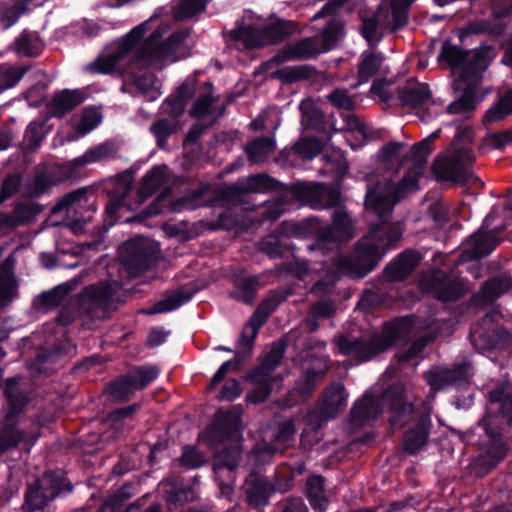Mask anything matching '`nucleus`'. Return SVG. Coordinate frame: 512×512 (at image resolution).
Instances as JSON below:
<instances>
[{"mask_svg": "<svg viewBox=\"0 0 512 512\" xmlns=\"http://www.w3.org/2000/svg\"><path fill=\"white\" fill-rule=\"evenodd\" d=\"M434 337L435 336L425 337V339H420L419 341L415 342L406 354L400 355L398 357L399 365L401 367H404L406 364H410L413 367L417 366L419 363L418 356L420 352L424 348L425 344L432 340Z\"/></svg>", "mask_w": 512, "mask_h": 512, "instance_id": "nucleus-49", "label": "nucleus"}, {"mask_svg": "<svg viewBox=\"0 0 512 512\" xmlns=\"http://www.w3.org/2000/svg\"><path fill=\"white\" fill-rule=\"evenodd\" d=\"M384 407L392 412L390 423L393 427H401L411 419H419L417 426L407 432L404 447L410 453L422 448L429 433V410L427 409L421 414L414 410L412 405L407 403L404 387L400 383L386 390L378 400L374 399L370 393H366L363 399L354 404L351 410V420L355 426H360L366 420L376 418L383 412Z\"/></svg>", "mask_w": 512, "mask_h": 512, "instance_id": "nucleus-3", "label": "nucleus"}, {"mask_svg": "<svg viewBox=\"0 0 512 512\" xmlns=\"http://www.w3.org/2000/svg\"><path fill=\"white\" fill-rule=\"evenodd\" d=\"M194 86L192 83H184L179 91L178 95L172 99H168L162 106L164 112L171 114L172 116L180 115L185 109V102L191 96V92Z\"/></svg>", "mask_w": 512, "mask_h": 512, "instance_id": "nucleus-37", "label": "nucleus"}, {"mask_svg": "<svg viewBox=\"0 0 512 512\" xmlns=\"http://www.w3.org/2000/svg\"><path fill=\"white\" fill-rule=\"evenodd\" d=\"M29 70V66H16L8 63L0 65V92L14 87Z\"/></svg>", "mask_w": 512, "mask_h": 512, "instance_id": "nucleus-34", "label": "nucleus"}, {"mask_svg": "<svg viewBox=\"0 0 512 512\" xmlns=\"http://www.w3.org/2000/svg\"><path fill=\"white\" fill-rule=\"evenodd\" d=\"M345 139L352 149L360 147L365 139L364 124L353 115H349L347 118Z\"/></svg>", "mask_w": 512, "mask_h": 512, "instance_id": "nucleus-40", "label": "nucleus"}, {"mask_svg": "<svg viewBox=\"0 0 512 512\" xmlns=\"http://www.w3.org/2000/svg\"><path fill=\"white\" fill-rule=\"evenodd\" d=\"M293 194L304 204L316 209L332 207L339 202L338 191L320 183H298L293 188Z\"/></svg>", "mask_w": 512, "mask_h": 512, "instance_id": "nucleus-14", "label": "nucleus"}, {"mask_svg": "<svg viewBox=\"0 0 512 512\" xmlns=\"http://www.w3.org/2000/svg\"><path fill=\"white\" fill-rule=\"evenodd\" d=\"M273 187V179L267 175H255L240 181L237 189L242 192L263 193Z\"/></svg>", "mask_w": 512, "mask_h": 512, "instance_id": "nucleus-39", "label": "nucleus"}, {"mask_svg": "<svg viewBox=\"0 0 512 512\" xmlns=\"http://www.w3.org/2000/svg\"><path fill=\"white\" fill-rule=\"evenodd\" d=\"M212 97L204 95L199 97L191 110V115L196 118L202 126L212 124L221 114L222 110L212 106Z\"/></svg>", "mask_w": 512, "mask_h": 512, "instance_id": "nucleus-26", "label": "nucleus"}, {"mask_svg": "<svg viewBox=\"0 0 512 512\" xmlns=\"http://www.w3.org/2000/svg\"><path fill=\"white\" fill-rule=\"evenodd\" d=\"M102 121V113L96 107H87L83 110L81 117L74 124L76 131L75 137L77 139L83 137L92 130H94Z\"/></svg>", "mask_w": 512, "mask_h": 512, "instance_id": "nucleus-30", "label": "nucleus"}, {"mask_svg": "<svg viewBox=\"0 0 512 512\" xmlns=\"http://www.w3.org/2000/svg\"><path fill=\"white\" fill-rule=\"evenodd\" d=\"M295 152L304 159L315 157L322 149V144L315 138H302L295 147Z\"/></svg>", "mask_w": 512, "mask_h": 512, "instance_id": "nucleus-47", "label": "nucleus"}, {"mask_svg": "<svg viewBox=\"0 0 512 512\" xmlns=\"http://www.w3.org/2000/svg\"><path fill=\"white\" fill-rule=\"evenodd\" d=\"M46 134L45 120L38 119L32 121L26 128L22 142L23 150L34 152L41 144Z\"/></svg>", "mask_w": 512, "mask_h": 512, "instance_id": "nucleus-31", "label": "nucleus"}, {"mask_svg": "<svg viewBox=\"0 0 512 512\" xmlns=\"http://www.w3.org/2000/svg\"><path fill=\"white\" fill-rule=\"evenodd\" d=\"M88 97L87 89L66 90V110L81 104Z\"/></svg>", "mask_w": 512, "mask_h": 512, "instance_id": "nucleus-57", "label": "nucleus"}, {"mask_svg": "<svg viewBox=\"0 0 512 512\" xmlns=\"http://www.w3.org/2000/svg\"><path fill=\"white\" fill-rule=\"evenodd\" d=\"M24 438L25 433L18 428L16 418L11 414H7L1 422L0 455L17 448Z\"/></svg>", "mask_w": 512, "mask_h": 512, "instance_id": "nucleus-21", "label": "nucleus"}, {"mask_svg": "<svg viewBox=\"0 0 512 512\" xmlns=\"http://www.w3.org/2000/svg\"><path fill=\"white\" fill-rule=\"evenodd\" d=\"M63 481L54 472L44 473L41 478L29 484L25 493V505L29 511L43 509L61 491Z\"/></svg>", "mask_w": 512, "mask_h": 512, "instance_id": "nucleus-11", "label": "nucleus"}, {"mask_svg": "<svg viewBox=\"0 0 512 512\" xmlns=\"http://www.w3.org/2000/svg\"><path fill=\"white\" fill-rule=\"evenodd\" d=\"M414 0L383 1L375 15L363 20L362 34L369 44L380 40L379 28L395 30L406 21V10Z\"/></svg>", "mask_w": 512, "mask_h": 512, "instance_id": "nucleus-7", "label": "nucleus"}, {"mask_svg": "<svg viewBox=\"0 0 512 512\" xmlns=\"http://www.w3.org/2000/svg\"><path fill=\"white\" fill-rule=\"evenodd\" d=\"M272 30H279L276 36H270V31H266L254 25L244 24L237 26L228 34V40L234 42L238 49L240 48H255L265 45L267 42H276L284 36L285 32L282 31V23H277V26Z\"/></svg>", "mask_w": 512, "mask_h": 512, "instance_id": "nucleus-15", "label": "nucleus"}, {"mask_svg": "<svg viewBox=\"0 0 512 512\" xmlns=\"http://www.w3.org/2000/svg\"><path fill=\"white\" fill-rule=\"evenodd\" d=\"M32 0H11L0 10V20L4 28H9L27 12Z\"/></svg>", "mask_w": 512, "mask_h": 512, "instance_id": "nucleus-32", "label": "nucleus"}, {"mask_svg": "<svg viewBox=\"0 0 512 512\" xmlns=\"http://www.w3.org/2000/svg\"><path fill=\"white\" fill-rule=\"evenodd\" d=\"M131 84L147 101H154L161 95L160 82L151 73L146 72L140 76L133 74Z\"/></svg>", "mask_w": 512, "mask_h": 512, "instance_id": "nucleus-27", "label": "nucleus"}, {"mask_svg": "<svg viewBox=\"0 0 512 512\" xmlns=\"http://www.w3.org/2000/svg\"><path fill=\"white\" fill-rule=\"evenodd\" d=\"M419 328L414 317H406L397 321L391 329H386L383 334L374 336L370 342L350 341L346 337H340L337 346L340 353L366 361L394 344L397 336L415 333Z\"/></svg>", "mask_w": 512, "mask_h": 512, "instance_id": "nucleus-6", "label": "nucleus"}, {"mask_svg": "<svg viewBox=\"0 0 512 512\" xmlns=\"http://www.w3.org/2000/svg\"><path fill=\"white\" fill-rule=\"evenodd\" d=\"M207 5V0H179L174 17L177 20L191 18L202 12Z\"/></svg>", "mask_w": 512, "mask_h": 512, "instance_id": "nucleus-41", "label": "nucleus"}, {"mask_svg": "<svg viewBox=\"0 0 512 512\" xmlns=\"http://www.w3.org/2000/svg\"><path fill=\"white\" fill-rule=\"evenodd\" d=\"M437 136L438 133L434 132L413 147L391 142L381 148L378 153L381 172L368 175L366 179L365 206L367 215L371 217L370 232L357 242L352 257L335 253L339 242L348 241L353 236L349 216L342 210L335 212L332 224L319 232L316 244L309 248L323 255L327 252L332 254L325 278L317 281L311 289L314 294L327 293L342 275L365 277L401 239V226L387 223L385 219L399 200L418 190L432 151L431 142Z\"/></svg>", "mask_w": 512, "mask_h": 512, "instance_id": "nucleus-1", "label": "nucleus"}, {"mask_svg": "<svg viewBox=\"0 0 512 512\" xmlns=\"http://www.w3.org/2000/svg\"><path fill=\"white\" fill-rule=\"evenodd\" d=\"M4 394L10 406V411L7 414H11L15 417V414L20 412L28 401L26 395L17 387L16 378L6 380Z\"/></svg>", "mask_w": 512, "mask_h": 512, "instance_id": "nucleus-35", "label": "nucleus"}, {"mask_svg": "<svg viewBox=\"0 0 512 512\" xmlns=\"http://www.w3.org/2000/svg\"><path fill=\"white\" fill-rule=\"evenodd\" d=\"M275 304L267 300L261 304L244 327L239 343L244 348H250L259 328L264 324L268 314L274 309Z\"/></svg>", "mask_w": 512, "mask_h": 512, "instance_id": "nucleus-19", "label": "nucleus"}, {"mask_svg": "<svg viewBox=\"0 0 512 512\" xmlns=\"http://www.w3.org/2000/svg\"><path fill=\"white\" fill-rule=\"evenodd\" d=\"M473 159L474 156L469 148L453 147L435 161L433 169L439 177L457 181L466 176L467 167Z\"/></svg>", "mask_w": 512, "mask_h": 512, "instance_id": "nucleus-12", "label": "nucleus"}, {"mask_svg": "<svg viewBox=\"0 0 512 512\" xmlns=\"http://www.w3.org/2000/svg\"><path fill=\"white\" fill-rule=\"evenodd\" d=\"M257 285V277L245 278L237 284V290L234 295L243 302L250 303L253 300L254 291Z\"/></svg>", "mask_w": 512, "mask_h": 512, "instance_id": "nucleus-50", "label": "nucleus"}, {"mask_svg": "<svg viewBox=\"0 0 512 512\" xmlns=\"http://www.w3.org/2000/svg\"><path fill=\"white\" fill-rule=\"evenodd\" d=\"M347 398L348 395L343 384L336 383L329 387L324 395L322 416L320 421L316 423V427H320L329 418L335 417L345 407Z\"/></svg>", "mask_w": 512, "mask_h": 512, "instance_id": "nucleus-18", "label": "nucleus"}, {"mask_svg": "<svg viewBox=\"0 0 512 512\" xmlns=\"http://www.w3.org/2000/svg\"><path fill=\"white\" fill-rule=\"evenodd\" d=\"M191 299L190 294H185L183 292H175L167 295L157 303H155L151 308L145 310L146 314H158L165 313L177 309L181 305L185 304Z\"/></svg>", "mask_w": 512, "mask_h": 512, "instance_id": "nucleus-33", "label": "nucleus"}, {"mask_svg": "<svg viewBox=\"0 0 512 512\" xmlns=\"http://www.w3.org/2000/svg\"><path fill=\"white\" fill-rule=\"evenodd\" d=\"M158 374L159 371L154 366L134 368L124 378L113 382L109 387V392L115 399H126L135 391L143 389L155 380Z\"/></svg>", "mask_w": 512, "mask_h": 512, "instance_id": "nucleus-13", "label": "nucleus"}, {"mask_svg": "<svg viewBox=\"0 0 512 512\" xmlns=\"http://www.w3.org/2000/svg\"><path fill=\"white\" fill-rule=\"evenodd\" d=\"M510 285L509 280L492 279L487 281L483 288L482 294L486 301H492L504 293Z\"/></svg>", "mask_w": 512, "mask_h": 512, "instance_id": "nucleus-48", "label": "nucleus"}, {"mask_svg": "<svg viewBox=\"0 0 512 512\" xmlns=\"http://www.w3.org/2000/svg\"><path fill=\"white\" fill-rule=\"evenodd\" d=\"M441 107L438 103L431 100L430 103L425 104L422 108L417 111V114L422 121L427 122L434 118L440 112Z\"/></svg>", "mask_w": 512, "mask_h": 512, "instance_id": "nucleus-64", "label": "nucleus"}, {"mask_svg": "<svg viewBox=\"0 0 512 512\" xmlns=\"http://www.w3.org/2000/svg\"><path fill=\"white\" fill-rule=\"evenodd\" d=\"M117 151L118 147L115 143L104 142L85 151L82 156L75 158L70 165L73 167H80L100 162L115 156Z\"/></svg>", "mask_w": 512, "mask_h": 512, "instance_id": "nucleus-23", "label": "nucleus"}, {"mask_svg": "<svg viewBox=\"0 0 512 512\" xmlns=\"http://www.w3.org/2000/svg\"><path fill=\"white\" fill-rule=\"evenodd\" d=\"M240 393H241V388H240L239 383L236 380L231 379V380H228L224 384L220 397L231 401V400L235 399L236 397H238L240 395Z\"/></svg>", "mask_w": 512, "mask_h": 512, "instance_id": "nucleus-63", "label": "nucleus"}, {"mask_svg": "<svg viewBox=\"0 0 512 512\" xmlns=\"http://www.w3.org/2000/svg\"><path fill=\"white\" fill-rule=\"evenodd\" d=\"M206 461L205 456L193 447H186L180 458V462L187 468H197Z\"/></svg>", "mask_w": 512, "mask_h": 512, "instance_id": "nucleus-53", "label": "nucleus"}, {"mask_svg": "<svg viewBox=\"0 0 512 512\" xmlns=\"http://www.w3.org/2000/svg\"><path fill=\"white\" fill-rule=\"evenodd\" d=\"M260 249L271 257H277L281 254L279 239L270 235L260 242Z\"/></svg>", "mask_w": 512, "mask_h": 512, "instance_id": "nucleus-58", "label": "nucleus"}, {"mask_svg": "<svg viewBox=\"0 0 512 512\" xmlns=\"http://www.w3.org/2000/svg\"><path fill=\"white\" fill-rule=\"evenodd\" d=\"M239 456L240 452L237 448L226 450L217 456V465H222L232 470L237 466Z\"/></svg>", "mask_w": 512, "mask_h": 512, "instance_id": "nucleus-56", "label": "nucleus"}, {"mask_svg": "<svg viewBox=\"0 0 512 512\" xmlns=\"http://www.w3.org/2000/svg\"><path fill=\"white\" fill-rule=\"evenodd\" d=\"M151 245V242L145 238H136L124 244L122 253H128L127 262L138 268H144L148 265L152 254Z\"/></svg>", "mask_w": 512, "mask_h": 512, "instance_id": "nucleus-22", "label": "nucleus"}, {"mask_svg": "<svg viewBox=\"0 0 512 512\" xmlns=\"http://www.w3.org/2000/svg\"><path fill=\"white\" fill-rule=\"evenodd\" d=\"M329 101L337 108L352 109L354 105L353 99L347 95L344 90H336L328 96Z\"/></svg>", "mask_w": 512, "mask_h": 512, "instance_id": "nucleus-55", "label": "nucleus"}, {"mask_svg": "<svg viewBox=\"0 0 512 512\" xmlns=\"http://www.w3.org/2000/svg\"><path fill=\"white\" fill-rule=\"evenodd\" d=\"M470 375V367L463 364L454 370L439 368L425 374L426 382L432 390L443 389L448 384H459Z\"/></svg>", "mask_w": 512, "mask_h": 512, "instance_id": "nucleus-17", "label": "nucleus"}, {"mask_svg": "<svg viewBox=\"0 0 512 512\" xmlns=\"http://www.w3.org/2000/svg\"><path fill=\"white\" fill-rule=\"evenodd\" d=\"M167 180V166L159 165L153 167L142 179L141 186L137 193V202L130 203L128 202V195L131 193L132 181L128 176L117 179V188L106 206V215L112 219L111 224L114 223L116 213L122 207L126 206L129 210L137 209L145 199L150 197L159 188L163 187Z\"/></svg>", "mask_w": 512, "mask_h": 512, "instance_id": "nucleus-5", "label": "nucleus"}, {"mask_svg": "<svg viewBox=\"0 0 512 512\" xmlns=\"http://www.w3.org/2000/svg\"><path fill=\"white\" fill-rule=\"evenodd\" d=\"M269 487L264 479L256 475H250L245 481V491L248 502L259 507L266 503Z\"/></svg>", "mask_w": 512, "mask_h": 512, "instance_id": "nucleus-28", "label": "nucleus"}, {"mask_svg": "<svg viewBox=\"0 0 512 512\" xmlns=\"http://www.w3.org/2000/svg\"><path fill=\"white\" fill-rule=\"evenodd\" d=\"M284 350L285 345L282 341L274 342L259 367L252 373L251 377L259 387L248 395L249 401L259 403L269 396L272 390V383L275 382V379L271 378L270 374L278 366Z\"/></svg>", "mask_w": 512, "mask_h": 512, "instance_id": "nucleus-9", "label": "nucleus"}, {"mask_svg": "<svg viewBox=\"0 0 512 512\" xmlns=\"http://www.w3.org/2000/svg\"><path fill=\"white\" fill-rule=\"evenodd\" d=\"M169 28L157 16L150 17L111 44L86 66V70L97 74H125L138 64L166 65L186 57L190 49L188 31L173 32L165 38Z\"/></svg>", "mask_w": 512, "mask_h": 512, "instance_id": "nucleus-2", "label": "nucleus"}, {"mask_svg": "<svg viewBox=\"0 0 512 512\" xmlns=\"http://www.w3.org/2000/svg\"><path fill=\"white\" fill-rule=\"evenodd\" d=\"M431 92L425 84H418L410 88L406 92L405 99L413 107L422 108L425 104L430 103Z\"/></svg>", "mask_w": 512, "mask_h": 512, "instance_id": "nucleus-44", "label": "nucleus"}, {"mask_svg": "<svg viewBox=\"0 0 512 512\" xmlns=\"http://www.w3.org/2000/svg\"><path fill=\"white\" fill-rule=\"evenodd\" d=\"M275 144L272 138H260L254 140L248 147L247 153L253 163L264 162L274 151Z\"/></svg>", "mask_w": 512, "mask_h": 512, "instance_id": "nucleus-36", "label": "nucleus"}, {"mask_svg": "<svg viewBox=\"0 0 512 512\" xmlns=\"http://www.w3.org/2000/svg\"><path fill=\"white\" fill-rule=\"evenodd\" d=\"M295 434V427L292 421H285L281 424L275 443L272 447H270V452H281L283 451L289 444L291 438Z\"/></svg>", "mask_w": 512, "mask_h": 512, "instance_id": "nucleus-46", "label": "nucleus"}, {"mask_svg": "<svg viewBox=\"0 0 512 512\" xmlns=\"http://www.w3.org/2000/svg\"><path fill=\"white\" fill-rule=\"evenodd\" d=\"M461 294V289L457 283H449L444 290L435 292V296L442 301H451L458 298Z\"/></svg>", "mask_w": 512, "mask_h": 512, "instance_id": "nucleus-61", "label": "nucleus"}, {"mask_svg": "<svg viewBox=\"0 0 512 512\" xmlns=\"http://www.w3.org/2000/svg\"><path fill=\"white\" fill-rule=\"evenodd\" d=\"M119 286L114 283H101L87 287L82 294V305L87 309L98 307L103 310L111 307Z\"/></svg>", "mask_w": 512, "mask_h": 512, "instance_id": "nucleus-16", "label": "nucleus"}, {"mask_svg": "<svg viewBox=\"0 0 512 512\" xmlns=\"http://www.w3.org/2000/svg\"><path fill=\"white\" fill-rule=\"evenodd\" d=\"M512 112V91L508 92L495 106L485 114L487 122H496Z\"/></svg>", "mask_w": 512, "mask_h": 512, "instance_id": "nucleus-42", "label": "nucleus"}, {"mask_svg": "<svg viewBox=\"0 0 512 512\" xmlns=\"http://www.w3.org/2000/svg\"><path fill=\"white\" fill-rule=\"evenodd\" d=\"M286 203L282 198H277L275 201L270 203L265 209V218L268 220H276L286 211Z\"/></svg>", "mask_w": 512, "mask_h": 512, "instance_id": "nucleus-59", "label": "nucleus"}, {"mask_svg": "<svg viewBox=\"0 0 512 512\" xmlns=\"http://www.w3.org/2000/svg\"><path fill=\"white\" fill-rule=\"evenodd\" d=\"M420 261V255L415 251H406L391 262L385 269V276L390 281L406 278Z\"/></svg>", "mask_w": 512, "mask_h": 512, "instance_id": "nucleus-20", "label": "nucleus"}, {"mask_svg": "<svg viewBox=\"0 0 512 512\" xmlns=\"http://www.w3.org/2000/svg\"><path fill=\"white\" fill-rule=\"evenodd\" d=\"M319 376L318 372H308L303 381L297 383L296 390L300 393L301 396H306L313 389L315 381Z\"/></svg>", "mask_w": 512, "mask_h": 512, "instance_id": "nucleus-60", "label": "nucleus"}, {"mask_svg": "<svg viewBox=\"0 0 512 512\" xmlns=\"http://www.w3.org/2000/svg\"><path fill=\"white\" fill-rule=\"evenodd\" d=\"M324 480L314 475L307 480V497L316 512H324L327 508V499L323 491Z\"/></svg>", "mask_w": 512, "mask_h": 512, "instance_id": "nucleus-29", "label": "nucleus"}, {"mask_svg": "<svg viewBox=\"0 0 512 512\" xmlns=\"http://www.w3.org/2000/svg\"><path fill=\"white\" fill-rule=\"evenodd\" d=\"M510 143H512V129L490 136V144L496 149H501Z\"/></svg>", "mask_w": 512, "mask_h": 512, "instance_id": "nucleus-62", "label": "nucleus"}, {"mask_svg": "<svg viewBox=\"0 0 512 512\" xmlns=\"http://www.w3.org/2000/svg\"><path fill=\"white\" fill-rule=\"evenodd\" d=\"M489 51L473 50L464 52L450 43H444L439 61L448 64L453 75L455 89L463 91L459 99L451 103L447 110L450 114H457L474 110L479 99L477 97L478 82L481 73L487 68L489 60L486 54Z\"/></svg>", "mask_w": 512, "mask_h": 512, "instance_id": "nucleus-4", "label": "nucleus"}, {"mask_svg": "<svg viewBox=\"0 0 512 512\" xmlns=\"http://www.w3.org/2000/svg\"><path fill=\"white\" fill-rule=\"evenodd\" d=\"M300 110L302 112V122L305 126L316 127L322 121L323 115L313 100H303L300 103Z\"/></svg>", "mask_w": 512, "mask_h": 512, "instance_id": "nucleus-43", "label": "nucleus"}, {"mask_svg": "<svg viewBox=\"0 0 512 512\" xmlns=\"http://www.w3.org/2000/svg\"><path fill=\"white\" fill-rule=\"evenodd\" d=\"M499 214V208L493 207L484 219L479 230L473 234L462 246L463 260L480 258L490 254L499 244V233L502 227L493 225Z\"/></svg>", "mask_w": 512, "mask_h": 512, "instance_id": "nucleus-8", "label": "nucleus"}, {"mask_svg": "<svg viewBox=\"0 0 512 512\" xmlns=\"http://www.w3.org/2000/svg\"><path fill=\"white\" fill-rule=\"evenodd\" d=\"M38 213L39 209L35 204L18 203L15 205L11 216L14 220L15 226L18 227L30 222Z\"/></svg>", "mask_w": 512, "mask_h": 512, "instance_id": "nucleus-45", "label": "nucleus"}, {"mask_svg": "<svg viewBox=\"0 0 512 512\" xmlns=\"http://www.w3.org/2000/svg\"><path fill=\"white\" fill-rule=\"evenodd\" d=\"M13 51L24 57H36L44 49V43L36 33L24 30L14 41Z\"/></svg>", "mask_w": 512, "mask_h": 512, "instance_id": "nucleus-24", "label": "nucleus"}, {"mask_svg": "<svg viewBox=\"0 0 512 512\" xmlns=\"http://www.w3.org/2000/svg\"><path fill=\"white\" fill-rule=\"evenodd\" d=\"M151 131L156 137L157 143L159 146L163 147L166 140L170 136L173 131V128L169 121L167 120H159L151 127Z\"/></svg>", "mask_w": 512, "mask_h": 512, "instance_id": "nucleus-54", "label": "nucleus"}, {"mask_svg": "<svg viewBox=\"0 0 512 512\" xmlns=\"http://www.w3.org/2000/svg\"><path fill=\"white\" fill-rule=\"evenodd\" d=\"M21 185V177L18 174H12L6 177L0 189V204L6 199L17 193Z\"/></svg>", "mask_w": 512, "mask_h": 512, "instance_id": "nucleus-52", "label": "nucleus"}, {"mask_svg": "<svg viewBox=\"0 0 512 512\" xmlns=\"http://www.w3.org/2000/svg\"><path fill=\"white\" fill-rule=\"evenodd\" d=\"M50 185L51 181L47 175L43 173H37L27 184V194L30 197H37L41 195Z\"/></svg>", "mask_w": 512, "mask_h": 512, "instance_id": "nucleus-51", "label": "nucleus"}, {"mask_svg": "<svg viewBox=\"0 0 512 512\" xmlns=\"http://www.w3.org/2000/svg\"><path fill=\"white\" fill-rule=\"evenodd\" d=\"M64 303V284L44 291L33 300L32 307L36 312L46 313L61 307Z\"/></svg>", "mask_w": 512, "mask_h": 512, "instance_id": "nucleus-25", "label": "nucleus"}, {"mask_svg": "<svg viewBox=\"0 0 512 512\" xmlns=\"http://www.w3.org/2000/svg\"><path fill=\"white\" fill-rule=\"evenodd\" d=\"M382 56L373 53H364L359 64V83L367 82L378 72L382 63Z\"/></svg>", "mask_w": 512, "mask_h": 512, "instance_id": "nucleus-38", "label": "nucleus"}, {"mask_svg": "<svg viewBox=\"0 0 512 512\" xmlns=\"http://www.w3.org/2000/svg\"><path fill=\"white\" fill-rule=\"evenodd\" d=\"M343 35L339 21L333 20L323 32L322 38H306L289 49V58H308L332 49Z\"/></svg>", "mask_w": 512, "mask_h": 512, "instance_id": "nucleus-10", "label": "nucleus"}]
</instances>
